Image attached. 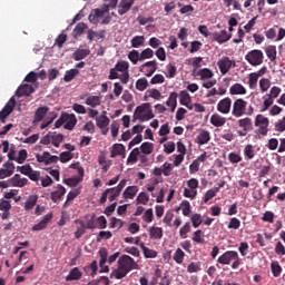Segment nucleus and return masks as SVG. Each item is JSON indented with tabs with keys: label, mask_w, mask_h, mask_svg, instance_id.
Here are the masks:
<instances>
[{
	"label": "nucleus",
	"mask_w": 285,
	"mask_h": 285,
	"mask_svg": "<svg viewBox=\"0 0 285 285\" xmlns=\"http://www.w3.org/2000/svg\"><path fill=\"white\" fill-rule=\"evenodd\" d=\"M130 271H139V264H137L135 258L129 255H122L118 259V268L111 272L110 277H115V279H124Z\"/></svg>",
	"instance_id": "obj_1"
},
{
	"label": "nucleus",
	"mask_w": 285,
	"mask_h": 285,
	"mask_svg": "<svg viewBox=\"0 0 285 285\" xmlns=\"http://www.w3.org/2000/svg\"><path fill=\"white\" fill-rule=\"evenodd\" d=\"M232 115L233 117H236V119L244 117V115L247 117H253V115H255V108H253L252 105L248 106V101L244 100L243 98H238L234 100L232 105Z\"/></svg>",
	"instance_id": "obj_2"
},
{
	"label": "nucleus",
	"mask_w": 285,
	"mask_h": 285,
	"mask_svg": "<svg viewBox=\"0 0 285 285\" xmlns=\"http://www.w3.org/2000/svg\"><path fill=\"white\" fill-rule=\"evenodd\" d=\"M218 264L223 266H229L232 264L233 271L239 268L242 261H239V254L235 250H227L217 259Z\"/></svg>",
	"instance_id": "obj_3"
},
{
	"label": "nucleus",
	"mask_w": 285,
	"mask_h": 285,
	"mask_svg": "<svg viewBox=\"0 0 285 285\" xmlns=\"http://www.w3.org/2000/svg\"><path fill=\"white\" fill-rule=\"evenodd\" d=\"M135 117H136V119H141V121H144V119H146V120L154 119L155 114H153V109L150 108V104L145 102V104L138 106L135 109Z\"/></svg>",
	"instance_id": "obj_4"
},
{
	"label": "nucleus",
	"mask_w": 285,
	"mask_h": 285,
	"mask_svg": "<svg viewBox=\"0 0 285 285\" xmlns=\"http://www.w3.org/2000/svg\"><path fill=\"white\" fill-rule=\"evenodd\" d=\"M282 94V88L274 86L271 88L269 92L266 94L263 99V109L261 110V112H264L266 110H268L269 106H273V99H277V97H279V95Z\"/></svg>",
	"instance_id": "obj_5"
},
{
	"label": "nucleus",
	"mask_w": 285,
	"mask_h": 285,
	"mask_svg": "<svg viewBox=\"0 0 285 285\" xmlns=\"http://www.w3.org/2000/svg\"><path fill=\"white\" fill-rule=\"evenodd\" d=\"M197 188H199V180L197 178H190L187 180V187L184 188V197H187V199H196Z\"/></svg>",
	"instance_id": "obj_6"
},
{
	"label": "nucleus",
	"mask_w": 285,
	"mask_h": 285,
	"mask_svg": "<svg viewBox=\"0 0 285 285\" xmlns=\"http://www.w3.org/2000/svg\"><path fill=\"white\" fill-rule=\"evenodd\" d=\"M249 66H262L264 63V52L259 49H254L245 56Z\"/></svg>",
	"instance_id": "obj_7"
},
{
	"label": "nucleus",
	"mask_w": 285,
	"mask_h": 285,
	"mask_svg": "<svg viewBox=\"0 0 285 285\" xmlns=\"http://www.w3.org/2000/svg\"><path fill=\"white\" fill-rule=\"evenodd\" d=\"M118 72H121L119 79L121 83L126 85L130 81V73L128 72V68H130V63L126 60L118 61L115 67Z\"/></svg>",
	"instance_id": "obj_8"
},
{
	"label": "nucleus",
	"mask_w": 285,
	"mask_h": 285,
	"mask_svg": "<svg viewBox=\"0 0 285 285\" xmlns=\"http://www.w3.org/2000/svg\"><path fill=\"white\" fill-rule=\"evenodd\" d=\"M268 124H271V121L262 114H258L254 121V126L258 128V132L259 135H263V137L268 135Z\"/></svg>",
	"instance_id": "obj_9"
},
{
	"label": "nucleus",
	"mask_w": 285,
	"mask_h": 285,
	"mask_svg": "<svg viewBox=\"0 0 285 285\" xmlns=\"http://www.w3.org/2000/svg\"><path fill=\"white\" fill-rule=\"evenodd\" d=\"M238 128L242 130L237 131L238 137H246L250 130H253V119L245 117L237 120Z\"/></svg>",
	"instance_id": "obj_10"
},
{
	"label": "nucleus",
	"mask_w": 285,
	"mask_h": 285,
	"mask_svg": "<svg viewBox=\"0 0 285 285\" xmlns=\"http://www.w3.org/2000/svg\"><path fill=\"white\" fill-rule=\"evenodd\" d=\"M232 109H233V99H230V97H225L220 99L216 106V110L220 112V115H230Z\"/></svg>",
	"instance_id": "obj_11"
},
{
	"label": "nucleus",
	"mask_w": 285,
	"mask_h": 285,
	"mask_svg": "<svg viewBox=\"0 0 285 285\" xmlns=\"http://www.w3.org/2000/svg\"><path fill=\"white\" fill-rule=\"evenodd\" d=\"M14 106H17V99H14V97H11L8 104L0 111V121L2 124H6V119H8L10 115H12Z\"/></svg>",
	"instance_id": "obj_12"
},
{
	"label": "nucleus",
	"mask_w": 285,
	"mask_h": 285,
	"mask_svg": "<svg viewBox=\"0 0 285 285\" xmlns=\"http://www.w3.org/2000/svg\"><path fill=\"white\" fill-rule=\"evenodd\" d=\"M36 159L38 164H45V166H50V164H57V161H59V158L50 155L49 151H45L42 155L37 154Z\"/></svg>",
	"instance_id": "obj_13"
},
{
	"label": "nucleus",
	"mask_w": 285,
	"mask_h": 285,
	"mask_svg": "<svg viewBox=\"0 0 285 285\" xmlns=\"http://www.w3.org/2000/svg\"><path fill=\"white\" fill-rule=\"evenodd\" d=\"M140 72L145 73V77H153L157 72V60H150L140 66Z\"/></svg>",
	"instance_id": "obj_14"
},
{
	"label": "nucleus",
	"mask_w": 285,
	"mask_h": 285,
	"mask_svg": "<svg viewBox=\"0 0 285 285\" xmlns=\"http://www.w3.org/2000/svg\"><path fill=\"white\" fill-rule=\"evenodd\" d=\"M98 255L100 257V273H110V267L106 265V262H108V249L106 247L100 248Z\"/></svg>",
	"instance_id": "obj_15"
},
{
	"label": "nucleus",
	"mask_w": 285,
	"mask_h": 285,
	"mask_svg": "<svg viewBox=\"0 0 285 285\" xmlns=\"http://www.w3.org/2000/svg\"><path fill=\"white\" fill-rule=\"evenodd\" d=\"M217 66L222 75H227V72L230 71V68H233V60L228 57H223L217 61Z\"/></svg>",
	"instance_id": "obj_16"
},
{
	"label": "nucleus",
	"mask_w": 285,
	"mask_h": 285,
	"mask_svg": "<svg viewBox=\"0 0 285 285\" xmlns=\"http://www.w3.org/2000/svg\"><path fill=\"white\" fill-rule=\"evenodd\" d=\"M65 117V130H75V126H77V116L75 114L63 112Z\"/></svg>",
	"instance_id": "obj_17"
},
{
	"label": "nucleus",
	"mask_w": 285,
	"mask_h": 285,
	"mask_svg": "<svg viewBox=\"0 0 285 285\" xmlns=\"http://www.w3.org/2000/svg\"><path fill=\"white\" fill-rule=\"evenodd\" d=\"M233 35L228 33L226 30H222L220 32L213 33V41H217V43H226V41H230Z\"/></svg>",
	"instance_id": "obj_18"
},
{
	"label": "nucleus",
	"mask_w": 285,
	"mask_h": 285,
	"mask_svg": "<svg viewBox=\"0 0 285 285\" xmlns=\"http://www.w3.org/2000/svg\"><path fill=\"white\" fill-rule=\"evenodd\" d=\"M14 174V163H6L3 168L0 169V179H6V177H12Z\"/></svg>",
	"instance_id": "obj_19"
},
{
	"label": "nucleus",
	"mask_w": 285,
	"mask_h": 285,
	"mask_svg": "<svg viewBox=\"0 0 285 285\" xmlns=\"http://www.w3.org/2000/svg\"><path fill=\"white\" fill-rule=\"evenodd\" d=\"M135 6V0H121L119 3L118 14L124 17L127 12H130V9Z\"/></svg>",
	"instance_id": "obj_20"
},
{
	"label": "nucleus",
	"mask_w": 285,
	"mask_h": 285,
	"mask_svg": "<svg viewBox=\"0 0 285 285\" xmlns=\"http://www.w3.org/2000/svg\"><path fill=\"white\" fill-rule=\"evenodd\" d=\"M32 92H35V87L32 85H22L17 89L16 95L17 97H30Z\"/></svg>",
	"instance_id": "obj_21"
},
{
	"label": "nucleus",
	"mask_w": 285,
	"mask_h": 285,
	"mask_svg": "<svg viewBox=\"0 0 285 285\" xmlns=\"http://www.w3.org/2000/svg\"><path fill=\"white\" fill-rule=\"evenodd\" d=\"M73 224H76L75 237L76 239H81L86 235V223L81 219H76Z\"/></svg>",
	"instance_id": "obj_22"
},
{
	"label": "nucleus",
	"mask_w": 285,
	"mask_h": 285,
	"mask_svg": "<svg viewBox=\"0 0 285 285\" xmlns=\"http://www.w3.org/2000/svg\"><path fill=\"white\" fill-rule=\"evenodd\" d=\"M52 220V214H47L43 216L42 220H40L38 224H36L32 227V230H43L48 227V224Z\"/></svg>",
	"instance_id": "obj_23"
},
{
	"label": "nucleus",
	"mask_w": 285,
	"mask_h": 285,
	"mask_svg": "<svg viewBox=\"0 0 285 285\" xmlns=\"http://www.w3.org/2000/svg\"><path fill=\"white\" fill-rule=\"evenodd\" d=\"M243 155L247 161L255 159V155H257V151H255V146L252 144L245 145Z\"/></svg>",
	"instance_id": "obj_24"
},
{
	"label": "nucleus",
	"mask_w": 285,
	"mask_h": 285,
	"mask_svg": "<svg viewBox=\"0 0 285 285\" xmlns=\"http://www.w3.org/2000/svg\"><path fill=\"white\" fill-rule=\"evenodd\" d=\"M28 184V178H21V175L16 174L12 178H10V185L16 188H23Z\"/></svg>",
	"instance_id": "obj_25"
},
{
	"label": "nucleus",
	"mask_w": 285,
	"mask_h": 285,
	"mask_svg": "<svg viewBox=\"0 0 285 285\" xmlns=\"http://www.w3.org/2000/svg\"><path fill=\"white\" fill-rule=\"evenodd\" d=\"M118 155H122V157H126V146H124L122 144L112 145L110 153L111 159H115V157H118Z\"/></svg>",
	"instance_id": "obj_26"
},
{
	"label": "nucleus",
	"mask_w": 285,
	"mask_h": 285,
	"mask_svg": "<svg viewBox=\"0 0 285 285\" xmlns=\"http://www.w3.org/2000/svg\"><path fill=\"white\" fill-rule=\"evenodd\" d=\"M209 121L212 126H215V128H222V126L226 125V117H223L219 114H214L212 115Z\"/></svg>",
	"instance_id": "obj_27"
},
{
	"label": "nucleus",
	"mask_w": 285,
	"mask_h": 285,
	"mask_svg": "<svg viewBox=\"0 0 285 285\" xmlns=\"http://www.w3.org/2000/svg\"><path fill=\"white\" fill-rule=\"evenodd\" d=\"M196 139H197V144H199V146H204V145L208 144V141H210V132L208 130L202 129L198 132Z\"/></svg>",
	"instance_id": "obj_28"
},
{
	"label": "nucleus",
	"mask_w": 285,
	"mask_h": 285,
	"mask_svg": "<svg viewBox=\"0 0 285 285\" xmlns=\"http://www.w3.org/2000/svg\"><path fill=\"white\" fill-rule=\"evenodd\" d=\"M137 193H139V187H137V186H128L124 190L122 197H124V199H135V197L137 196Z\"/></svg>",
	"instance_id": "obj_29"
},
{
	"label": "nucleus",
	"mask_w": 285,
	"mask_h": 285,
	"mask_svg": "<svg viewBox=\"0 0 285 285\" xmlns=\"http://www.w3.org/2000/svg\"><path fill=\"white\" fill-rule=\"evenodd\" d=\"M83 273L79 271V267H73L69 275L66 276V282H77L82 277Z\"/></svg>",
	"instance_id": "obj_30"
},
{
	"label": "nucleus",
	"mask_w": 285,
	"mask_h": 285,
	"mask_svg": "<svg viewBox=\"0 0 285 285\" xmlns=\"http://www.w3.org/2000/svg\"><path fill=\"white\" fill-rule=\"evenodd\" d=\"M48 107H39L33 116V124H39V121H43V117L48 115Z\"/></svg>",
	"instance_id": "obj_31"
},
{
	"label": "nucleus",
	"mask_w": 285,
	"mask_h": 285,
	"mask_svg": "<svg viewBox=\"0 0 285 285\" xmlns=\"http://www.w3.org/2000/svg\"><path fill=\"white\" fill-rule=\"evenodd\" d=\"M86 30H88V24H86L85 22H79L72 30L73 39H79V37H81V35H83Z\"/></svg>",
	"instance_id": "obj_32"
},
{
	"label": "nucleus",
	"mask_w": 285,
	"mask_h": 285,
	"mask_svg": "<svg viewBox=\"0 0 285 285\" xmlns=\"http://www.w3.org/2000/svg\"><path fill=\"white\" fill-rule=\"evenodd\" d=\"M247 90L244 85L236 82L229 88V95H246Z\"/></svg>",
	"instance_id": "obj_33"
},
{
	"label": "nucleus",
	"mask_w": 285,
	"mask_h": 285,
	"mask_svg": "<svg viewBox=\"0 0 285 285\" xmlns=\"http://www.w3.org/2000/svg\"><path fill=\"white\" fill-rule=\"evenodd\" d=\"M63 195H66V187H63L62 185H58V190L51 193V202L57 204V202H59V199H61Z\"/></svg>",
	"instance_id": "obj_34"
},
{
	"label": "nucleus",
	"mask_w": 285,
	"mask_h": 285,
	"mask_svg": "<svg viewBox=\"0 0 285 285\" xmlns=\"http://www.w3.org/2000/svg\"><path fill=\"white\" fill-rule=\"evenodd\" d=\"M149 237L150 239H161V237H164V228L155 226L150 227Z\"/></svg>",
	"instance_id": "obj_35"
},
{
	"label": "nucleus",
	"mask_w": 285,
	"mask_h": 285,
	"mask_svg": "<svg viewBox=\"0 0 285 285\" xmlns=\"http://www.w3.org/2000/svg\"><path fill=\"white\" fill-rule=\"evenodd\" d=\"M86 106H90V108H97V106H101V97L99 96H89L85 100Z\"/></svg>",
	"instance_id": "obj_36"
},
{
	"label": "nucleus",
	"mask_w": 285,
	"mask_h": 285,
	"mask_svg": "<svg viewBox=\"0 0 285 285\" xmlns=\"http://www.w3.org/2000/svg\"><path fill=\"white\" fill-rule=\"evenodd\" d=\"M180 106H186V108L190 107V102L193 101V98L190 97V94L186 90H181L180 94Z\"/></svg>",
	"instance_id": "obj_37"
},
{
	"label": "nucleus",
	"mask_w": 285,
	"mask_h": 285,
	"mask_svg": "<svg viewBox=\"0 0 285 285\" xmlns=\"http://www.w3.org/2000/svg\"><path fill=\"white\" fill-rule=\"evenodd\" d=\"M139 150H140V153H142V155H153V153L155 150V144H153L150 141L142 142L140 145Z\"/></svg>",
	"instance_id": "obj_38"
},
{
	"label": "nucleus",
	"mask_w": 285,
	"mask_h": 285,
	"mask_svg": "<svg viewBox=\"0 0 285 285\" xmlns=\"http://www.w3.org/2000/svg\"><path fill=\"white\" fill-rule=\"evenodd\" d=\"M96 124L98 128H101V129L107 128V126L110 125V118L106 116V111H104L100 117L96 118Z\"/></svg>",
	"instance_id": "obj_39"
},
{
	"label": "nucleus",
	"mask_w": 285,
	"mask_h": 285,
	"mask_svg": "<svg viewBox=\"0 0 285 285\" xmlns=\"http://www.w3.org/2000/svg\"><path fill=\"white\" fill-rule=\"evenodd\" d=\"M140 248L146 259H155V257H157V250L146 247L144 243L140 244Z\"/></svg>",
	"instance_id": "obj_40"
},
{
	"label": "nucleus",
	"mask_w": 285,
	"mask_h": 285,
	"mask_svg": "<svg viewBox=\"0 0 285 285\" xmlns=\"http://www.w3.org/2000/svg\"><path fill=\"white\" fill-rule=\"evenodd\" d=\"M90 55L89 49H78L73 52L72 59L75 61H81V59H86Z\"/></svg>",
	"instance_id": "obj_41"
},
{
	"label": "nucleus",
	"mask_w": 285,
	"mask_h": 285,
	"mask_svg": "<svg viewBox=\"0 0 285 285\" xmlns=\"http://www.w3.org/2000/svg\"><path fill=\"white\" fill-rule=\"evenodd\" d=\"M139 155H141L140 149L134 148L127 158V164H137L139 161Z\"/></svg>",
	"instance_id": "obj_42"
},
{
	"label": "nucleus",
	"mask_w": 285,
	"mask_h": 285,
	"mask_svg": "<svg viewBox=\"0 0 285 285\" xmlns=\"http://www.w3.org/2000/svg\"><path fill=\"white\" fill-rule=\"evenodd\" d=\"M265 53H266L267 59H269L271 61H275V59H277V47H275V46L266 47Z\"/></svg>",
	"instance_id": "obj_43"
},
{
	"label": "nucleus",
	"mask_w": 285,
	"mask_h": 285,
	"mask_svg": "<svg viewBox=\"0 0 285 285\" xmlns=\"http://www.w3.org/2000/svg\"><path fill=\"white\" fill-rule=\"evenodd\" d=\"M217 193H219V187H213L212 189L207 190L203 198L204 204H208L210 199L217 196Z\"/></svg>",
	"instance_id": "obj_44"
},
{
	"label": "nucleus",
	"mask_w": 285,
	"mask_h": 285,
	"mask_svg": "<svg viewBox=\"0 0 285 285\" xmlns=\"http://www.w3.org/2000/svg\"><path fill=\"white\" fill-rule=\"evenodd\" d=\"M166 106L171 108V112H175V108H177V92H170Z\"/></svg>",
	"instance_id": "obj_45"
},
{
	"label": "nucleus",
	"mask_w": 285,
	"mask_h": 285,
	"mask_svg": "<svg viewBox=\"0 0 285 285\" xmlns=\"http://www.w3.org/2000/svg\"><path fill=\"white\" fill-rule=\"evenodd\" d=\"M63 142V134L51 132V144L56 148H59Z\"/></svg>",
	"instance_id": "obj_46"
},
{
	"label": "nucleus",
	"mask_w": 285,
	"mask_h": 285,
	"mask_svg": "<svg viewBox=\"0 0 285 285\" xmlns=\"http://www.w3.org/2000/svg\"><path fill=\"white\" fill-rule=\"evenodd\" d=\"M78 75L79 69L67 70L63 76V81H66V83H70V81H72V79H75V77H77Z\"/></svg>",
	"instance_id": "obj_47"
},
{
	"label": "nucleus",
	"mask_w": 285,
	"mask_h": 285,
	"mask_svg": "<svg viewBox=\"0 0 285 285\" xmlns=\"http://www.w3.org/2000/svg\"><path fill=\"white\" fill-rule=\"evenodd\" d=\"M146 43V37L144 36H135L131 39V48H141Z\"/></svg>",
	"instance_id": "obj_48"
},
{
	"label": "nucleus",
	"mask_w": 285,
	"mask_h": 285,
	"mask_svg": "<svg viewBox=\"0 0 285 285\" xmlns=\"http://www.w3.org/2000/svg\"><path fill=\"white\" fill-rule=\"evenodd\" d=\"M128 59H129V61H131V63H134V66H137V63H139V61H141V53H139V51H137V50H131L128 53Z\"/></svg>",
	"instance_id": "obj_49"
},
{
	"label": "nucleus",
	"mask_w": 285,
	"mask_h": 285,
	"mask_svg": "<svg viewBox=\"0 0 285 285\" xmlns=\"http://www.w3.org/2000/svg\"><path fill=\"white\" fill-rule=\"evenodd\" d=\"M38 199H39V197L36 195L29 196V198L27 199V202L24 204V210H32V208H35V206H37Z\"/></svg>",
	"instance_id": "obj_50"
},
{
	"label": "nucleus",
	"mask_w": 285,
	"mask_h": 285,
	"mask_svg": "<svg viewBox=\"0 0 285 285\" xmlns=\"http://www.w3.org/2000/svg\"><path fill=\"white\" fill-rule=\"evenodd\" d=\"M147 95L144 97L145 101H148V97H150L151 99H156L157 101H159V99H161V92L158 89H149L147 90Z\"/></svg>",
	"instance_id": "obj_51"
},
{
	"label": "nucleus",
	"mask_w": 285,
	"mask_h": 285,
	"mask_svg": "<svg viewBox=\"0 0 285 285\" xmlns=\"http://www.w3.org/2000/svg\"><path fill=\"white\" fill-rule=\"evenodd\" d=\"M184 257H186V253L181 248H177L173 259L176 264H184Z\"/></svg>",
	"instance_id": "obj_52"
},
{
	"label": "nucleus",
	"mask_w": 285,
	"mask_h": 285,
	"mask_svg": "<svg viewBox=\"0 0 285 285\" xmlns=\"http://www.w3.org/2000/svg\"><path fill=\"white\" fill-rule=\"evenodd\" d=\"M243 160L244 158L242 157L240 154H237L235 151L228 154V161L232 163L233 165L240 164V161Z\"/></svg>",
	"instance_id": "obj_53"
},
{
	"label": "nucleus",
	"mask_w": 285,
	"mask_h": 285,
	"mask_svg": "<svg viewBox=\"0 0 285 285\" xmlns=\"http://www.w3.org/2000/svg\"><path fill=\"white\" fill-rule=\"evenodd\" d=\"M257 81H259L257 73H255V72L249 73L248 86H249L250 90H255V88H257Z\"/></svg>",
	"instance_id": "obj_54"
},
{
	"label": "nucleus",
	"mask_w": 285,
	"mask_h": 285,
	"mask_svg": "<svg viewBox=\"0 0 285 285\" xmlns=\"http://www.w3.org/2000/svg\"><path fill=\"white\" fill-rule=\"evenodd\" d=\"M149 83H148V79L146 78H139L136 81V89L139 90V92H144V90H146L148 88Z\"/></svg>",
	"instance_id": "obj_55"
},
{
	"label": "nucleus",
	"mask_w": 285,
	"mask_h": 285,
	"mask_svg": "<svg viewBox=\"0 0 285 285\" xmlns=\"http://www.w3.org/2000/svg\"><path fill=\"white\" fill-rule=\"evenodd\" d=\"M213 71L208 68L200 69L198 71V77L204 81L205 79H213Z\"/></svg>",
	"instance_id": "obj_56"
},
{
	"label": "nucleus",
	"mask_w": 285,
	"mask_h": 285,
	"mask_svg": "<svg viewBox=\"0 0 285 285\" xmlns=\"http://www.w3.org/2000/svg\"><path fill=\"white\" fill-rule=\"evenodd\" d=\"M107 193H109V202H115L121 195V191L117 187L107 188Z\"/></svg>",
	"instance_id": "obj_57"
},
{
	"label": "nucleus",
	"mask_w": 285,
	"mask_h": 285,
	"mask_svg": "<svg viewBox=\"0 0 285 285\" xmlns=\"http://www.w3.org/2000/svg\"><path fill=\"white\" fill-rule=\"evenodd\" d=\"M109 228H117V230H119L120 228H124V220L117 217H111Z\"/></svg>",
	"instance_id": "obj_58"
},
{
	"label": "nucleus",
	"mask_w": 285,
	"mask_h": 285,
	"mask_svg": "<svg viewBox=\"0 0 285 285\" xmlns=\"http://www.w3.org/2000/svg\"><path fill=\"white\" fill-rule=\"evenodd\" d=\"M155 57V51L150 48H146L140 52V60L145 61V59H153Z\"/></svg>",
	"instance_id": "obj_59"
},
{
	"label": "nucleus",
	"mask_w": 285,
	"mask_h": 285,
	"mask_svg": "<svg viewBox=\"0 0 285 285\" xmlns=\"http://www.w3.org/2000/svg\"><path fill=\"white\" fill-rule=\"evenodd\" d=\"M202 271V263L199 262H191L187 266V273H199Z\"/></svg>",
	"instance_id": "obj_60"
},
{
	"label": "nucleus",
	"mask_w": 285,
	"mask_h": 285,
	"mask_svg": "<svg viewBox=\"0 0 285 285\" xmlns=\"http://www.w3.org/2000/svg\"><path fill=\"white\" fill-rule=\"evenodd\" d=\"M148 202H150V196H148L147 193L141 191L137 198H136V203L137 204H144V206H146V204H148Z\"/></svg>",
	"instance_id": "obj_61"
},
{
	"label": "nucleus",
	"mask_w": 285,
	"mask_h": 285,
	"mask_svg": "<svg viewBox=\"0 0 285 285\" xmlns=\"http://www.w3.org/2000/svg\"><path fill=\"white\" fill-rule=\"evenodd\" d=\"M63 181L67 186H70V188H75L79 186V184H81L82 180L79 177H73V178H67Z\"/></svg>",
	"instance_id": "obj_62"
},
{
	"label": "nucleus",
	"mask_w": 285,
	"mask_h": 285,
	"mask_svg": "<svg viewBox=\"0 0 285 285\" xmlns=\"http://www.w3.org/2000/svg\"><path fill=\"white\" fill-rule=\"evenodd\" d=\"M180 209L183 210V215L188 217L190 215V203L188 200H183L180 204Z\"/></svg>",
	"instance_id": "obj_63"
},
{
	"label": "nucleus",
	"mask_w": 285,
	"mask_h": 285,
	"mask_svg": "<svg viewBox=\"0 0 285 285\" xmlns=\"http://www.w3.org/2000/svg\"><path fill=\"white\" fill-rule=\"evenodd\" d=\"M271 268L274 277H279V275H282V266L279 263H272Z\"/></svg>",
	"instance_id": "obj_64"
}]
</instances>
